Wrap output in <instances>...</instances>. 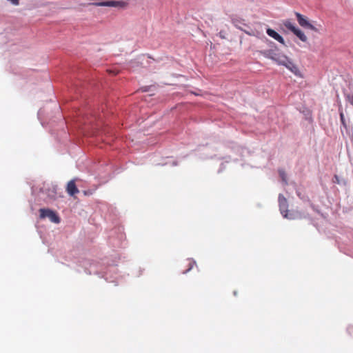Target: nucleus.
Segmentation results:
<instances>
[{
    "label": "nucleus",
    "mask_w": 353,
    "mask_h": 353,
    "mask_svg": "<svg viewBox=\"0 0 353 353\" xmlns=\"http://www.w3.org/2000/svg\"><path fill=\"white\" fill-rule=\"evenodd\" d=\"M260 54L265 58L270 59L278 65H283L294 75L301 77L297 65L285 54L280 52L278 49H270L260 51Z\"/></svg>",
    "instance_id": "obj_1"
},
{
    "label": "nucleus",
    "mask_w": 353,
    "mask_h": 353,
    "mask_svg": "<svg viewBox=\"0 0 353 353\" xmlns=\"http://www.w3.org/2000/svg\"><path fill=\"white\" fill-rule=\"evenodd\" d=\"M282 24L283 26H285L288 30H290L292 32H293L301 41L303 42H307V37L305 34V33L300 30L299 28H296L290 19H285L282 21Z\"/></svg>",
    "instance_id": "obj_2"
},
{
    "label": "nucleus",
    "mask_w": 353,
    "mask_h": 353,
    "mask_svg": "<svg viewBox=\"0 0 353 353\" xmlns=\"http://www.w3.org/2000/svg\"><path fill=\"white\" fill-rule=\"evenodd\" d=\"M39 216L41 219L48 218L51 222L59 223L60 219L59 216L50 209L41 208L39 210Z\"/></svg>",
    "instance_id": "obj_3"
},
{
    "label": "nucleus",
    "mask_w": 353,
    "mask_h": 353,
    "mask_svg": "<svg viewBox=\"0 0 353 353\" xmlns=\"http://www.w3.org/2000/svg\"><path fill=\"white\" fill-rule=\"evenodd\" d=\"M294 14H295V16L296 17V19H297L299 24L301 27H303L304 28H308V29L315 31V32L319 31L318 29L315 26H314L312 24H311L309 22L308 19L305 16H304L297 12H296Z\"/></svg>",
    "instance_id": "obj_4"
},
{
    "label": "nucleus",
    "mask_w": 353,
    "mask_h": 353,
    "mask_svg": "<svg viewBox=\"0 0 353 353\" xmlns=\"http://www.w3.org/2000/svg\"><path fill=\"white\" fill-rule=\"evenodd\" d=\"M279 204L281 213L283 217L290 219H294L292 216L288 215V203L286 198L282 194L279 196Z\"/></svg>",
    "instance_id": "obj_5"
},
{
    "label": "nucleus",
    "mask_w": 353,
    "mask_h": 353,
    "mask_svg": "<svg viewBox=\"0 0 353 353\" xmlns=\"http://www.w3.org/2000/svg\"><path fill=\"white\" fill-rule=\"evenodd\" d=\"M266 32L268 36L274 39L276 41H277L282 45L285 46L284 39L279 33H277L275 30H274L271 28H268L266 30Z\"/></svg>",
    "instance_id": "obj_6"
},
{
    "label": "nucleus",
    "mask_w": 353,
    "mask_h": 353,
    "mask_svg": "<svg viewBox=\"0 0 353 353\" xmlns=\"http://www.w3.org/2000/svg\"><path fill=\"white\" fill-rule=\"evenodd\" d=\"M66 191L69 195L72 196L79 192V190L77 188L74 180H71L68 183Z\"/></svg>",
    "instance_id": "obj_7"
},
{
    "label": "nucleus",
    "mask_w": 353,
    "mask_h": 353,
    "mask_svg": "<svg viewBox=\"0 0 353 353\" xmlns=\"http://www.w3.org/2000/svg\"><path fill=\"white\" fill-rule=\"evenodd\" d=\"M118 3H114V1H101L98 3H94L93 5L96 6H108V7H117Z\"/></svg>",
    "instance_id": "obj_8"
},
{
    "label": "nucleus",
    "mask_w": 353,
    "mask_h": 353,
    "mask_svg": "<svg viewBox=\"0 0 353 353\" xmlns=\"http://www.w3.org/2000/svg\"><path fill=\"white\" fill-rule=\"evenodd\" d=\"M339 114H340V119H341V124L346 129L347 128V125L346 121L345 119L344 114H343V110H341V107L339 108Z\"/></svg>",
    "instance_id": "obj_9"
},
{
    "label": "nucleus",
    "mask_w": 353,
    "mask_h": 353,
    "mask_svg": "<svg viewBox=\"0 0 353 353\" xmlns=\"http://www.w3.org/2000/svg\"><path fill=\"white\" fill-rule=\"evenodd\" d=\"M114 3H118L117 6L124 7L127 5V3L123 1H114Z\"/></svg>",
    "instance_id": "obj_10"
},
{
    "label": "nucleus",
    "mask_w": 353,
    "mask_h": 353,
    "mask_svg": "<svg viewBox=\"0 0 353 353\" xmlns=\"http://www.w3.org/2000/svg\"><path fill=\"white\" fill-rule=\"evenodd\" d=\"M333 182L336 183L337 184L340 183L341 181H340V179H339V177L338 175H336V174L334 175Z\"/></svg>",
    "instance_id": "obj_11"
},
{
    "label": "nucleus",
    "mask_w": 353,
    "mask_h": 353,
    "mask_svg": "<svg viewBox=\"0 0 353 353\" xmlns=\"http://www.w3.org/2000/svg\"><path fill=\"white\" fill-rule=\"evenodd\" d=\"M190 267L189 268V269L188 270V271H189L190 270H191V268H192V263H190Z\"/></svg>",
    "instance_id": "obj_12"
},
{
    "label": "nucleus",
    "mask_w": 353,
    "mask_h": 353,
    "mask_svg": "<svg viewBox=\"0 0 353 353\" xmlns=\"http://www.w3.org/2000/svg\"><path fill=\"white\" fill-rule=\"evenodd\" d=\"M281 175L282 176L283 180H285L284 174H283V173H281Z\"/></svg>",
    "instance_id": "obj_13"
},
{
    "label": "nucleus",
    "mask_w": 353,
    "mask_h": 353,
    "mask_svg": "<svg viewBox=\"0 0 353 353\" xmlns=\"http://www.w3.org/2000/svg\"><path fill=\"white\" fill-rule=\"evenodd\" d=\"M188 272V270H185V272H183V274H185Z\"/></svg>",
    "instance_id": "obj_14"
},
{
    "label": "nucleus",
    "mask_w": 353,
    "mask_h": 353,
    "mask_svg": "<svg viewBox=\"0 0 353 353\" xmlns=\"http://www.w3.org/2000/svg\"><path fill=\"white\" fill-rule=\"evenodd\" d=\"M188 272V270H185V272H183V274H185Z\"/></svg>",
    "instance_id": "obj_15"
},
{
    "label": "nucleus",
    "mask_w": 353,
    "mask_h": 353,
    "mask_svg": "<svg viewBox=\"0 0 353 353\" xmlns=\"http://www.w3.org/2000/svg\"><path fill=\"white\" fill-rule=\"evenodd\" d=\"M188 272V270H185V272H183V274H185Z\"/></svg>",
    "instance_id": "obj_16"
}]
</instances>
